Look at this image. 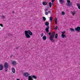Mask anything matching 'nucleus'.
Here are the masks:
<instances>
[{
  "label": "nucleus",
  "mask_w": 80,
  "mask_h": 80,
  "mask_svg": "<svg viewBox=\"0 0 80 80\" xmlns=\"http://www.w3.org/2000/svg\"><path fill=\"white\" fill-rule=\"evenodd\" d=\"M49 7L50 8H51V7H52V2H49Z\"/></svg>",
  "instance_id": "a211bd4d"
},
{
  "label": "nucleus",
  "mask_w": 80,
  "mask_h": 80,
  "mask_svg": "<svg viewBox=\"0 0 80 80\" xmlns=\"http://www.w3.org/2000/svg\"><path fill=\"white\" fill-rule=\"evenodd\" d=\"M42 4L43 5H47V2H42Z\"/></svg>",
  "instance_id": "ddd939ff"
},
{
  "label": "nucleus",
  "mask_w": 80,
  "mask_h": 80,
  "mask_svg": "<svg viewBox=\"0 0 80 80\" xmlns=\"http://www.w3.org/2000/svg\"><path fill=\"white\" fill-rule=\"evenodd\" d=\"M59 2L61 4H63L64 3V0H59Z\"/></svg>",
  "instance_id": "9d476101"
},
{
  "label": "nucleus",
  "mask_w": 80,
  "mask_h": 80,
  "mask_svg": "<svg viewBox=\"0 0 80 80\" xmlns=\"http://www.w3.org/2000/svg\"><path fill=\"white\" fill-rule=\"evenodd\" d=\"M61 33H62V34H63H63H64L65 33V32L64 31L63 32H61Z\"/></svg>",
  "instance_id": "473e14b6"
},
{
  "label": "nucleus",
  "mask_w": 80,
  "mask_h": 80,
  "mask_svg": "<svg viewBox=\"0 0 80 80\" xmlns=\"http://www.w3.org/2000/svg\"><path fill=\"white\" fill-rule=\"evenodd\" d=\"M2 17L3 19H4V18H5V16H2Z\"/></svg>",
  "instance_id": "f704fd0d"
},
{
  "label": "nucleus",
  "mask_w": 80,
  "mask_h": 80,
  "mask_svg": "<svg viewBox=\"0 0 80 80\" xmlns=\"http://www.w3.org/2000/svg\"><path fill=\"white\" fill-rule=\"evenodd\" d=\"M43 18V20H44V21H45V20H46V18H45V17H43L42 18Z\"/></svg>",
  "instance_id": "412c9836"
},
{
  "label": "nucleus",
  "mask_w": 80,
  "mask_h": 80,
  "mask_svg": "<svg viewBox=\"0 0 80 80\" xmlns=\"http://www.w3.org/2000/svg\"><path fill=\"white\" fill-rule=\"evenodd\" d=\"M12 63L13 65H16V64H17V62L14 61H12Z\"/></svg>",
  "instance_id": "6e6552de"
},
{
  "label": "nucleus",
  "mask_w": 80,
  "mask_h": 80,
  "mask_svg": "<svg viewBox=\"0 0 80 80\" xmlns=\"http://www.w3.org/2000/svg\"><path fill=\"white\" fill-rule=\"evenodd\" d=\"M5 68V72H7L8 71V68Z\"/></svg>",
  "instance_id": "5701e85b"
},
{
  "label": "nucleus",
  "mask_w": 80,
  "mask_h": 80,
  "mask_svg": "<svg viewBox=\"0 0 80 80\" xmlns=\"http://www.w3.org/2000/svg\"><path fill=\"white\" fill-rule=\"evenodd\" d=\"M70 30L72 31V32L74 31V29H72V28H71Z\"/></svg>",
  "instance_id": "393cba45"
},
{
  "label": "nucleus",
  "mask_w": 80,
  "mask_h": 80,
  "mask_svg": "<svg viewBox=\"0 0 80 80\" xmlns=\"http://www.w3.org/2000/svg\"><path fill=\"white\" fill-rule=\"evenodd\" d=\"M57 28H58V27H57V26H56L55 27V30H57Z\"/></svg>",
  "instance_id": "cd10ccee"
},
{
  "label": "nucleus",
  "mask_w": 80,
  "mask_h": 80,
  "mask_svg": "<svg viewBox=\"0 0 80 80\" xmlns=\"http://www.w3.org/2000/svg\"><path fill=\"white\" fill-rule=\"evenodd\" d=\"M62 15H65V12H62Z\"/></svg>",
  "instance_id": "c85d7f7f"
},
{
  "label": "nucleus",
  "mask_w": 80,
  "mask_h": 80,
  "mask_svg": "<svg viewBox=\"0 0 80 80\" xmlns=\"http://www.w3.org/2000/svg\"><path fill=\"white\" fill-rule=\"evenodd\" d=\"M66 5L68 7H72V3L69 2V3H66Z\"/></svg>",
  "instance_id": "0eeeda50"
},
{
  "label": "nucleus",
  "mask_w": 80,
  "mask_h": 80,
  "mask_svg": "<svg viewBox=\"0 0 80 80\" xmlns=\"http://www.w3.org/2000/svg\"><path fill=\"white\" fill-rule=\"evenodd\" d=\"M45 25H46V26H48V25H49V22H46Z\"/></svg>",
  "instance_id": "dca6fc26"
},
{
  "label": "nucleus",
  "mask_w": 80,
  "mask_h": 80,
  "mask_svg": "<svg viewBox=\"0 0 80 80\" xmlns=\"http://www.w3.org/2000/svg\"><path fill=\"white\" fill-rule=\"evenodd\" d=\"M25 35L26 36V38H30V35H29V34H28V33H27L25 31Z\"/></svg>",
  "instance_id": "7ed1b4c3"
},
{
  "label": "nucleus",
  "mask_w": 80,
  "mask_h": 80,
  "mask_svg": "<svg viewBox=\"0 0 80 80\" xmlns=\"http://www.w3.org/2000/svg\"><path fill=\"white\" fill-rule=\"evenodd\" d=\"M0 26L2 27H3V24H0Z\"/></svg>",
  "instance_id": "2f4dec72"
},
{
  "label": "nucleus",
  "mask_w": 80,
  "mask_h": 80,
  "mask_svg": "<svg viewBox=\"0 0 80 80\" xmlns=\"http://www.w3.org/2000/svg\"><path fill=\"white\" fill-rule=\"evenodd\" d=\"M49 27L47 26V28L45 29L47 33H48L49 32Z\"/></svg>",
  "instance_id": "1a4fd4ad"
},
{
  "label": "nucleus",
  "mask_w": 80,
  "mask_h": 80,
  "mask_svg": "<svg viewBox=\"0 0 80 80\" xmlns=\"http://www.w3.org/2000/svg\"><path fill=\"white\" fill-rule=\"evenodd\" d=\"M62 38H64V37H66V36H65V35H63V34H62Z\"/></svg>",
  "instance_id": "4be33fe9"
},
{
  "label": "nucleus",
  "mask_w": 80,
  "mask_h": 80,
  "mask_svg": "<svg viewBox=\"0 0 80 80\" xmlns=\"http://www.w3.org/2000/svg\"><path fill=\"white\" fill-rule=\"evenodd\" d=\"M50 12H51V11H48V13H50Z\"/></svg>",
  "instance_id": "72a5a7b5"
},
{
  "label": "nucleus",
  "mask_w": 80,
  "mask_h": 80,
  "mask_svg": "<svg viewBox=\"0 0 80 80\" xmlns=\"http://www.w3.org/2000/svg\"><path fill=\"white\" fill-rule=\"evenodd\" d=\"M41 37H43V33H42L41 35Z\"/></svg>",
  "instance_id": "c756f323"
},
{
  "label": "nucleus",
  "mask_w": 80,
  "mask_h": 80,
  "mask_svg": "<svg viewBox=\"0 0 80 80\" xmlns=\"http://www.w3.org/2000/svg\"><path fill=\"white\" fill-rule=\"evenodd\" d=\"M12 13H14V11L12 12Z\"/></svg>",
  "instance_id": "a19ab883"
},
{
  "label": "nucleus",
  "mask_w": 80,
  "mask_h": 80,
  "mask_svg": "<svg viewBox=\"0 0 80 80\" xmlns=\"http://www.w3.org/2000/svg\"><path fill=\"white\" fill-rule=\"evenodd\" d=\"M75 30L77 31L78 32H80V27L78 26L77 27V28H75Z\"/></svg>",
  "instance_id": "20e7f679"
},
{
  "label": "nucleus",
  "mask_w": 80,
  "mask_h": 80,
  "mask_svg": "<svg viewBox=\"0 0 80 80\" xmlns=\"http://www.w3.org/2000/svg\"><path fill=\"white\" fill-rule=\"evenodd\" d=\"M32 78H35V79H36V78H37V77H36V76H34V75H33L32 76Z\"/></svg>",
  "instance_id": "6ab92c4d"
},
{
  "label": "nucleus",
  "mask_w": 80,
  "mask_h": 80,
  "mask_svg": "<svg viewBox=\"0 0 80 80\" xmlns=\"http://www.w3.org/2000/svg\"><path fill=\"white\" fill-rule=\"evenodd\" d=\"M12 71L13 73H15V68H12Z\"/></svg>",
  "instance_id": "4468645a"
},
{
  "label": "nucleus",
  "mask_w": 80,
  "mask_h": 80,
  "mask_svg": "<svg viewBox=\"0 0 80 80\" xmlns=\"http://www.w3.org/2000/svg\"><path fill=\"white\" fill-rule=\"evenodd\" d=\"M42 39H43V40H45L47 39V37L45 36H44L43 37Z\"/></svg>",
  "instance_id": "2eb2a0df"
},
{
  "label": "nucleus",
  "mask_w": 80,
  "mask_h": 80,
  "mask_svg": "<svg viewBox=\"0 0 80 80\" xmlns=\"http://www.w3.org/2000/svg\"><path fill=\"white\" fill-rule=\"evenodd\" d=\"M51 2H55V0H52Z\"/></svg>",
  "instance_id": "4c0bfd02"
},
{
  "label": "nucleus",
  "mask_w": 80,
  "mask_h": 80,
  "mask_svg": "<svg viewBox=\"0 0 80 80\" xmlns=\"http://www.w3.org/2000/svg\"><path fill=\"white\" fill-rule=\"evenodd\" d=\"M17 80H20V79H17Z\"/></svg>",
  "instance_id": "79ce46f5"
},
{
  "label": "nucleus",
  "mask_w": 80,
  "mask_h": 80,
  "mask_svg": "<svg viewBox=\"0 0 80 80\" xmlns=\"http://www.w3.org/2000/svg\"><path fill=\"white\" fill-rule=\"evenodd\" d=\"M52 5H53V2H52Z\"/></svg>",
  "instance_id": "ea45409f"
},
{
  "label": "nucleus",
  "mask_w": 80,
  "mask_h": 80,
  "mask_svg": "<svg viewBox=\"0 0 80 80\" xmlns=\"http://www.w3.org/2000/svg\"><path fill=\"white\" fill-rule=\"evenodd\" d=\"M52 20H53V18L52 17H51L50 18V20L51 22H52Z\"/></svg>",
  "instance_id": "b1692460"
},
{
  "label": "nucleus",
  "mask_w": 80,
  "mask_h": 80,
  "mask_svg": "<svg viewBox=\"0 0 80 80\" xmlns=\"http://www.w3.org/2000/svg\"><path fill=\"white\" fill-rule=\"evenodd\" d=\"M45 15H48V12H45Z\"/></svg>",
  "instance_id": "a878e982"
},
{
  "label": "nucleus",
  "mask_w": 80,
  "mask_h": 80,
  "mask_svg": "<svg viewBox=\"0 0 80 80\" xmlns=\"http://www.w3.org/2000/svg\"><path fill=\"white\" fill-rule=\"evenodd\" d=\"M9 66V65L7 62H5L4 65V68H8Z\"/></svg>",
  "instance_id": "39448f33"
},
{
  "label": "nucleus",
  "mask_w": 80,
  "mask_h": 80,
  "mask_svg": "<svg viewBox=\"0 0 80 80\" xmlns=\"http://www.w3.org/2000/svg\"><path fill=\"white\" fill-rule=\"evenodd\" d=\"M78 8H79V9H80V6L78 7Z\"/></svg>",
  "instance_id": "58836bf2"
},
{
  "label": "nucleus",
  "mask_w": 80,
  "mask_h": 80,
  "mask_svg": "<svg viewBox=\"0 0 80 80\" xmlns=\"http://www.w3.org/2000/svg\"><path fill=\"white\" fill-rule=\"evenodd\" d=\"M55 22L56 24H57V18H55Z\"/></svg>",
  "instance_id": "f3484780"
},
{
  "label": "nucleus",
  "mask_w": 80,
  "mask_h": 80,
  "mask_svg": "<svg viewBox=\"0 0 80 80\" xmlns=\"http://www.w3.org/2000/svg\"><path fill=\"white\" fill-rule=\"evenodd\" d=\"M67 2H68V3H70V1L68 0H67Z\"/></svg>",
  "instance_id": "bb28decb"
},
{
  "label": "nucleus",
  "mask_w": 80,
  "mask_h": 80,
  "mask_svg": "<svg viewBox=\"0 0 80 80\" xmlns=\"http://www.w3.org/2000/svg\"><path fill=\"white\" fill-rule=\"evenodd\" d=\"M25 31L26 32V33H28V34H29V35L31 36L33 35V33L30 30H28V31L26 30Z\"/></svg>",
  "instance_id": "f03ea898"
},
{
  "label": "nucleus",
  "mask_w": 80,
  "mask_h": 80,
  "mask_svg": "<svg viewBox=\"0 0 80 80\" xmlns=\"http://www.w3.org/2000/svg\"><path fill=\"white\" fill-rule=\"evenodd\" d=\"M55 33L53 34L51 36H50L49 38L51 42H54V40H53V38L55 37Z\"/></svg>",
  "instance_id": "f257e3e1"
},
{
  "label": "nucleus",
  "mask_w": 80,
  "mask_h": 80,
  "mask_svg": "<svg viewBox=\"0 0 80 80\" xmlns=\"http://www.w3.org/2000/svg\"><path fill=\"white\" fill-rule=\"evenodd\" d=\"M3 69V66L2 65H0V70H2Z\"/></svg>",
  "instance_id": "9b49d317"
},
{
  "label": "nucleus",
  "mask_w": 80,
  "mask_h": 80,
  "mask_svg": "<svg viewBox=\"0 0 80 80\" xmlns=\"http://www.w3.org/2000/svg\"><path fill=\"white\" fill-rule=\"evenodd\" d=\"M51 32H49V33H48V35H51Z\"/></svg>",
  "instance_id": "e433bc0d"
},
{
  "label": "nucleus",
  "mask_w": 80,
  "mask_h": 80,
  "mask_svg": "<svg viewBox=\"0 0 80 80\" xmlns=\"http://www.w3.org/2000/svg\"><path fill=\"white\" fill-rule=\"evenodd\" d=\"M58 37V34L56 33L55 36V38H57V37Z\"/></svg>",
  "instance_id": "aec40b11"
},
{
  "label": "nucleus",
  "mask_w": 80,
  "mask_h": 80,
  "mask_svg": "<svg viewBox=\"0 0 80 80\" xmlns=\"http://www.w3.org/2000/svg\"><path fill=\"white\" fill-rule=\"evenodd\" d=\"M23 75H24V77H28L29 76V74L27 72H25L23 73Z\"/></svg>",
  "instance_id": "423d86ee"
},
{
  "label": "nucleus",
  "mask_w": 80,
  "mask_h": 80,
  "mask_svg": "<svg viewBox=\"0 0 80 80\" xmlns=\"http://www.w3.org/2000/svg\"><path fill=\"white\" fill-rule=\"evenodd\" d=\"M45 11L46 12H47V11H48V9H45Z\"/></svg>",
  "instance_id": "c9c22d12"
},
{
  "label": "nucleus",
  "mask_w": 80,
  "mask_h": 80,
  "mask_svg": "<svg viewBox=\"0 0 80 80\" xmlns=\"http://www.w3.org/2000/svg\"><path fill=\"white\" fill-rule=\"evenodd\" d=\"M80 6V4L78 3V4H77V7H79Z\"/></svg>",
  "instance_id": "7c9ffc66"
},
{
  "label": "nucleus",
  "mask_w": 80,
  "mask_h": 80,
  "mask_svg": "<svg viewBox=\"0 0 80 80\" xmlns=\"http://www.w3.org/2000/svg\"><path fill=\"white\" fill-rule=\"evenodd\" d=\"M71 13L73 15H74L76 14V12L75 11H72L71 12Z\"/></svg>",
  "instance_id": "f8f14e48"
}]
</instances>
